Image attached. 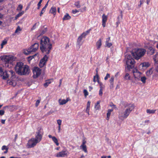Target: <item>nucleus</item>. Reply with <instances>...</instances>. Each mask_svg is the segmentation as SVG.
Segmentation results:
<instances>
[{
	"mask_svg": "<svg viewBox=\"0 0 158 158\" xmlns=\"http://www.w3.org/2000/svg\"><path fill=\"white\" fill-rule=\"evenodd\" d=\"M40 48L42 52L46 54H49L52 48L49 39L46 36L43 37L40 40Z\"/></svg>",
	"mask_w": 158,
	"mask_h": 158,
	"instance_id": "obj_1",
	"label": "nucleus"
},
{
	"mask_svg": "<svg viewBox=\"0 0 158 158\" xmlns=\"http://www.w3.org/2000/svg\"><path fill=\"white\" fill-rule=\"evenodd\" d=\"M15 68L16 72L19 75H27L30 72L29 67L27 65H24L22 62L17 63Z\"/></svg>",
	"mask_w": 158,
	"mask_h": 158,
	"instance_id": "obj_2",
	"label": "nucleus"
},
{
	"mask_svg": "<svg viewBox=\"0 0 158 158\" xmlns=\"http://www.w3.org/2000/svg\"><path fill=\"white\" fill-rule=\"evenodd\" d=\"M125 107H127L123 112H119L118 117L121 119L126 118L130 114L131 112L134 108L133 104H127Z\"/></svg>",
	"mask_w": 158,
	"mask_h": 158,
	"instance_id": "obj_3",
	"label": "nucleus"
},
{
	"mask_svg": "<svg viewBox=\"0 0 158 158\" xmlns=\"http://www.w3.org/2000/svg\"><path fill=\"white\" fill-rule=\"evenodd\" d=\"M146 52V50L144 49L138 48L132 52V55L135 59L138 60L144 55Z\"/></svg>",
	"mask_w": 158,
	"mask_h": 158,
	"instance_id": "obj_4",
	"label": "nucleus"
},
{
	"mask_svg": "<svg viewBox=\"0 0 158 158\" xmlns=\"http://www.w3.org/2000/svg\"><path fill=\"white\" fill-rule=\"evenodd\" d=\"M125 58L127 59L126 63L127 69L128 70H130L134 67L135 60L130 55H126Z\"/></svg>",
	"mask_w": 158,
	"mask_h": 158,
	"instance_id": "obj_5",
	"label": "nucleus"
},
{
	"mask_svg": "<svg viewBox=\"0 0 158 158\" xmlns=\"http://www.w3.org/2000/svg\"><path fill=\"white\" fill-rule=\"evenodd\" d=\"M1 59L3 61L5 62V67H9V64L13 60V57L11 56H4L2 57Z\"/></svg>",
	"mask_w": 158,
	"mask_h": 158,
	"instance_id": "obj_6",
	"label": "nucleus"
},
{
	"mask_svg": "<svg viewBox=\"0 0 158 158\" xmlns=\"http://www.w3.org/2000/svg\"><path fill=\"white\" fill-rule=\"evenodd\" d=\"M132 73L135 80L139 81L142 75V73L139 72L136 69H134L132 70Z\"/></svg>",
	"mask_w": 158,
	"mask_h": 158,
	"instance_id": "obj_7",
	"label": "nucleus"
},
{
	"mask_svg": "<svg viewBox=\"0 0 158 158\" xmlns=\"http://www.w3.org/2000/svg\"><path fill=\"white\" fill-rule=\"evenodd\" d=\"M39 142L34 138H32L29 140L27 146L28 148H31L35 146Z\"/></svg>",
	"mask_w": 158,
	"mask_h": 158,
	"instance_id": "obj_8",
	"label": "nucleus"
},
{
	"mask_svg": "<svg viewBox=\"0 0 158 158\" xmlns=\"http://www.w3.org/2000/svg\"><path fill=\"white\" fill-rule=\"evenodd\" d=\"M43 135V130L40 128L36 132L35 137L34 138L39 143L42 139Z\"/></svg>",
	"mask_w": 158,
	"mask_h": 158,
	"instance_id": "obj_9",
	"label": "nucleus"
},
{
	"mask_svg": "<svg viewBox=\"0 0 158 158\" xmlns=\"http://www.w3.org/2000/svg\"><path fill=\"white\" fill-rule=\"evenodd\" d=\"M41 69L38 67H35L33 69V77L36 78L40 75L41 73Z\"/></svg>",
	"mask_w": 158,
	"mask_h": 158,
	"instance_id": "obj_10",
	"label": "nucleus"
},
{
	"mask_svg": "<svg viewBox=\"0 0 158 158\" xmlns=\"http://www.w3.org/2000/svg\"><path fill=\"white\" fill-rule=\"evenodd\" d=\"M91 29L85 32H83L80 36H79L77 40V42L78 44H80L81 41V40L83 38H85L87 35L90 32Z\"/></svg>",
	"mask_w": 158,
	"mask_h": 158,
	"instance_id": "obj_11",
	"label": "nucleus"
},
{
	"mask_svg": "<svg viewBox=\"0 0 158 158\" xmlns=\"http://www.w3.org/2000/svg\"><path fill=\"white\" fill-rule=\"evenodd\" d=\"M48 58V57L46 55H45L40 60L39 64V66L40 67L42 68L45 65Z\"/></svg>",
	"mask_w": 158,
	"mask_h": 158,
	"instance_id": "obj_12",
	"label": "nucleus"
},
{
	"mask_svg": "<svg viewBox=\"0 0 158 158\" xmlns=\"http://www.w3.org/2000/svg\"><path fill=\"white\" fill-rule=\"evenodd\" d=\"M69 152L67 151H62L56 153V156L57 157H64L67 156Z\"/></svg>",
	"mask_w": 158,
	"mask_h": 158,
	"instance_id": "obj_13",
	"label": "nucleus"
},
{
	"mask_svg": "<svg viewBox=\"0 0 158 158\" xmlns=\"http://www.w3.org/2000/svg\"><path fill=\"white\" fill-rule=\"evenodd\" d=\"M0 75L3 79H6L9 77L7 72H3L1 67H0Z\"/></svg>",
	"mask_w": 158,
	"mask_h": 158,
	"instance_id": "obj_14",
	"label": "nucleus"
},
{
	"mask_svg": "<svg viewBox=\"0 0 158 158\" xmlns=\"http://www.w3.org/2000/svg\"><path fill=\"white\" fill-rule=\"evenodd\" d=\"M39 44L38 43H36L32 45L29 48L32 52H36L38 49Z\"/></svg>",
	"mask_w": 158,
	"mask_h": 158,
	"instance_id": "obj_15",
	"label": "nucleus"
},
{
	"mask_svg": "<svg viewBox=\"0 0 158 158\" xmlns=\"http://www.w3.org/2000/svg\"><path fill=\"white\" fill-rule=\"evenodd\" d=\"M107 19V16L103 14L102 15V25L103 27H105L106 26V23Z\"/></svg>",
	"mask_w": 158,
	"mask_h": 158,
	"instance_id": "obj_16",
	"label": "nucleus"
},
{
	"mask_svg": "<svg viewBox=\"0 0 158 158\" xmlns=\"http://www.w3.org/2000/svg\"><path fill=\"white\" fill-rule=\"evenodd\" d=\"M70 100V99L68 98L66 100L60 99L59 100V103L60 105H63L65 104L68 102Z\"/></svg>",
	"mask_w": 158,
	"mask_h": 158,
	"instance_id": "obj_17",
	"label": "nucleus"
},
{
	"mask_svg": "<svg viewBox=\"0 0 158 158\" xmlns=\"http://www.w3.org/2000/svg\"><path fill=\"white\" fill-rule=\"evenodd\" d=\"M155 53L154 48L151 47L148 48V53L150 55H152Z\"/></svg>",
	"mask_w": 158,
	"mask_h": 158,
	"instance_id": "obj_18",
	"label": "nucleus"
},
{
	"mask_svg": "<svg viewBox=\"0 0 158 158\" xmlns=\"http://www.w3.org/2000/svg\"><path fill=\"white\" fill-rule=\"evenodd\" d=\"M48 137L50 138H52V141L55 143L57 146L59 145V143L57 138L55 136H52L51 135H49Z\"/></svg>",
	"mask_w": 158,
	"mask_h": 158,
	"instance_id": "obj_19",
	"label": "nucleus"
},
{
	"mask_svg": "<svg viewBox=\"0 0 158 158\" xmlns=\"http://www.w3.org/2000/svg\"><path fill=\"white\" fill-rule=\"evenodd\" d=\"M102 44V40L101 39H99L96 43V47L98 49H99L100 48Z\"/></svg>",
	"mask_w": 158,
	"mask_h": 158,
	"instance_id": "obj_20",
	"label": "nucleus"
},
{
	"mask_svg": "<svg viewBox=\"0 0 158 158\" xmlns=\"http://www.w3.org/2000/svg\"><path fill=\"white\" fill-rule=\"evenodd\" d=\"M56 7L52 6L50 9V12L52 14H53L54 15L56 14Z\"/></svg>",
	"mask_w": 158,
	"mask_h": 158,
	"instance_id": "obj_21",
	"label": "nucleus"
},
{
	"mask_svg": "<svg viewBox=\"0 0 158 158\" xmlns=\"http://www.w3.org/2000/svg\"><path fill=\"white\" fill-rule=\"evenodd\" d=\"M153 72V69L151 68L146 72V75L148 77H150Z\"/></svg>",
	"mask_w": 158,
	"mask_h": 158,
	"instance_id": "obj_22",
	"label": "nucleus"
},
{
	"mask_svg": "<svg viewBox=\"0 0 158 158\" xmlns=\"http://www.w3.org/2000/svg\"><path fill=\"white\" fill-rule=\"evenodd\" d=\"M140 67H142L143 68H146L149 66V64L148 62H143L140 65Z\"/></svg>",
	"mask_w": 158,
	"mask_h": 158,
	"instance_id": "obj_23",
	"label": "nucleus"
},
{
	"mask_svg": "<svg viewBox=\"0 0 158 158\" xmlns=\"http://www.w3.org/2000/svg\"><path fill=\"white\" fill-rule=\"evenodd\" d=\"M113 111V109H109L106 114V119L109 120L111 112Z\"/></svg>",
	"mask_w": 158,
	"mask_h": 158,
	"instance_id": "obj_24",
	"label": "nucleus"
},
{
	"mask_svg": "<svg viewBox=\"0 0 158 158\" xmlns=\"http://www.w3.org/2000/svg\"><path fill=\"white\" fill-rule=\"evenodd\" d=\"M32 51L30 49V48H29L27 49H25L24 50V53L26 55H28L31 53Z\"/></svg>",
	"mask_w": 158,
	"mask_h": 158,
	"instance_id": "obj_25",
	"label": "nucleus"
},
{
	"mask_svg": "<svg viewBox=\"0 0 158 158\" xmlns=\"http://www.w3.org/2000/svg\"><path fill=\"white\" fill-rule=\"evenodd\" d=\"M49 1L47 2V3L45 5V6L42 8L41 12L40 14V16H41L42 14L44 13V12L45 11V9L47 7V6L48 5V2Z\"/></svg>",
	"mask_w": 158,
	"mask_h": 158,
	"instance_id": "obj_26",
	"label": "nucleus"
},
{
	"mask_svg": "<svg viewBox=\"0 0 158 158\" xmlns=\"http://www.w3.org/2000/svg\"><path fill=\"white\" fill-rule=\"evenodd\" d=\"M7 83L13 86H15L16 84V82L14 81L8 80L7 81Z\"/></svg>",
	"mask_w": 158,
	"mask_h": 158,
	"instance_id": "obj_27",
	"label": "nucleus"
},
{
	"mask_svg": "<svg viewBox=\"0 0 158 158\" xmlns=\"http://www.w3.org/2000/svg\"><path fill=\"white\" fill-rule=\"evenodd\" d=\"M114 77L113 76H111V77L109 80V82H110V86L112 87H113L114 86Z\"/></svg>",
	"mask_w": 158,
	"mask_h": 158,
	"instance_id": "obj_28",
	"label": "nucleus"
},
{
	"mask_svg": "<svg viewBox=\"0 0 158 158\" xmlns=\"http://www.w3.org/2000/svg\"><path fill=\"white\" fill-rule=\"evenodd\" d=\"M71 18L70 16L68 13H67L65 15L64 17L63 18V20H66L70 19Z\"/></svg>",
	"mask_w": 158,
	"mask_h": 158,
	"instance_id": "obj_29",
	"label": "nucleus"
},
{
	"mask_svg": "<svg viewBox=\"0 0 158 158\" xmlns=\"http://www.w3.org/2000/svg\"><path fill=\"white\" fill-rule=\"evenodd\" d=\"M156 111V110H150L148 109L146 110L147 113L149 114H154Z\"/></svg>",
	"mask_w": 158,
	"mask_h": 158,
	"instance_id": "obj_30",
	"label": "nucleus"
},
{
	"mask_svg": "<svg viewBox=\"0 0 158 158\" xmlns=\"http://www.w3.org/2000/svg\"><path fill=\"white\" fill-rule=\"evenodd\" d=\"M100 101H99L97 102V103L95 104V108L96 110H99L100 106Z\"/></svg>",
	"mask_w": 158,
	"mask_h": 158,
	"instance_id": "obj_31",
	"label": "nucleus"
},
{
	"mask_svg": "<svg viewBox=\"0 0 158 158\" xmlns=\"http://www.w3.org/2000/svg\"><path fill=\"white\" fill-rule=\"evenodd\" d=\"M82 150L85 153L87 152L86 146L85 145H81L80 146Z\"/></svg>",
	"mask_w": 158,
	"mask_h": 158,
	"instance_id": "obj_32",
	"label": "nucleus"
},
{
	"mask_svg": "<svg viewBox=\"0 0 158 158\" xmlns=\"http://www.w3.org/2000/svg\"><path fill=\"white\" fill-rule=\"evenodd\" d=\"M99 77L98 74L97 73L96 75V76H95L93 78V81L95 82L96 81H97L98 82V80H99Z\"/></svg>",
	"mask_w": 158,
	"mask_h": 158,
	"instance_id": "obj_33",
	"label": "nucleus"
},
{
	"mask_svg": "<svg viewBox=\"0 0 158 158\" xmlns=\"http://www.w3.org/2000/svg\"><path fill=\"white\" fill-rule=\"evenodd\" d=\"M98 83L99 84L100 86V89H103L105 87V85H104L102 83L99 81V80H98Z\"/></svg>",
	"mask_w": 158,
	"mask_h": 158,
	"instance_id": "obj_34",
	"label": "nucleus"
},
{
	"mask_svg": "<svg viewBox=\"0 0 158 158\" xmlns=\"http://www.w3.org/2000/svg\"><path fill=\"white\" fill-rule=\"evenodd\" d=\"M7 41L6 39H5L2 41V42L1 44V48L2 49L3 48V46L7 43Z\"/></svg>",
	"mask_w": 158,
	"mask_h": 158,
	"instance_id": "obj_35",
	"label": "nucleus"
},
{
	"mask_svg": "<svg viewBox=\"0 0 158 158\" xmlns=\"http://www.w3.org/2000/svg\"><path fill=\"white\" fill-rule=\"evenodd\" d=\"M51 82L52 81L50 80L46 81V82L44 84V86L45 87H47Z\"/></svg>",
	"mask_w": 158,
	"mask_h": 158,
	"instance_id": "obj_36",
	"label": "nucleus"
},
{
	"mask_svg": "<svg viewBox=\"0 0 158 158\" xmlns=\"http://www.w3.org/2000/svg\"><path fill=\"white\" fill-rule=\"evenodd\" d=\"M146 78L145 76H141L140 78V80L143 83H145L146 82Z\"/></svg>",
	"mask_w": 158,
	"mask_h": 158,
	"instance_id": "obj_37",
	"label": "nucleus"
},
{
	"mask_svg": "<svg viewBox=\"0 0 158 158\" xmlns=\"http://www.w3.org/2000/svg\"><path fill=\"white\" fill-rule=\"evenodd\" d=\"M24 13V11H22L21 12L19 13V14H18L15 17V19H17L19 17L21 16Z\"/></svg>",
	"mask_w": 158,
	"mask_h": 158,
	"instance_id": "obj_38",
	"label": "nucleus"
},
{
	"mask_svg": "<svg viewBox=\"0 0 158 158\" xmlns=\"http://www.w3.org/2000/svg\"><path fill=\"white\" fill-rule=\"evenodd\" d=\"M153 59L156 63L158 62V53H156L153 57Z\"/></svg>",
	"mask_w": 158,
	"mask_h": 158,
	"instance_id": "obj_39",
	"label": "nucleus"
},
{
	"mask_svg": "<svg viewBox=\"0 0 158 158\" xmlns=\"http://www.w3.org/2000/svg\"><path fill=\"white\" fill-rule=\"evenodd\" d=\"M124 79L126 80H129L130 79V76L128 73H126L124 76Z\"/></svg>",
	"mask_w": 158,
	"mask_h": 158,
	"instance_id": "obj_40",
	"label": "nucleus"
},
{
	"mask_svg": "<svg viewBox=\"0 0 158 158\" xmlns=\"http://www.w3.org/2000/svg\"><path fill=\"white\" fill-rule=\"evenodd\" d=\"M74 5L77 8H80L81 6L79 2H77L74 3Z\"/></svg>",
	"mask_w": 158,
	"mask_h": 158,
	"instance_id": "obj_41",
	"label": "nucleus"
},
{
	"mask_svg": "<svg viewBox=\"0 0 158 158\" xmlns=\"http://www.w3.org/2000/svg\"><path fill=\"white\" fill-rule=\"evenodd\" d=\"M38 55V53L35 54V55H34L33 56H29L28 57V59L29 60H32L33 58L35 56H37Z\"/></svg>",
	"mask_w": 158,
	"mask_h": 158,
	"instance_id": "obj_42",
	"label": "nucleus"
},
{
	"mask_svg": "<svg viewBox=\"0 0 158 158\" xmlns=\"http://www.w3.org/2000/svg\"><path fill=\"white\" fill-rule=\"evenodd\" d=\"M91 102L89 101H88L86 105V110H89L90 107V105Z\"/></svg>",
	"mask_w": 158,
	"mask_h": 158,
	"instance_id": "obj_43",
	"label": "nucleus"
},
{
	"mask_svg": "<svg viewBox=\"0 0 158 158\" xmlns=\"http://www.w3.org/2000/svg\"><path fill=\"white\" fill-rule=\"evenodd\" d=\"M83 93L84 94L85 96V97H86L89 95V93L86 89H85L83 90Z\"/></svg>",
	"mask_w": 158,
	"mask_h": 158,
	"instance_id": "obj_44",
	"label": "nucleus"
},
{
	"mask_svg": "<svg viewBox=\"0 0 158 158\" xmlns=\"http://www.w3.org/2000/svg\"><path fill=\"white\" fill-rule=\"evenodd\" d=\"M42 1H43V0H40V1L38 2V5H38L37 9H40V7L41 6V3Z\"/></svg>",
	"mask_w": 158,
	"mask_h": 158,
	"instance_id": "obj_45",
	"label": "nucleus"
},
{
	"mask_svg": "<svg viewBox=\"0 0 158 158\" xmlns=\"http://www.w3.org/2000/svg\"><path fill=\"white\" fill-rule=\"evenodd\" d=\"M23 8V6L21 4L19 5L17 9V10H21Z\"/></svg>",
	"mask_w": 158,
	"mask_h": 158,
	"instance_id": "obj_46",
	"label": "nucleus"
},
{
	"mask_svg": "<svg viewBox=\"0 0 158 158\" xmlns=\"http://www.w3.org/2000/svg\"><path fill=\"white\" fill-rule=\"evenodd\" d=\"M21 31V29L19 26H18L16 30L15 33H17L18 31Z\"/></svg>",
	"mask_w": 158,
	"mask_h": 158,
	"instance_id": "obj_47",
	"label": "nucleus"
},
{
	"mask_svg": "<svg viewBox=\"0 0 158 158\" xmlns=\"http://www.w3.org/2000/svg\"><path fill=\"white\" fill-rule=\"evenodd\" d=\"M86 7L85 6L81 9H80L79 10L81 12H83V11H85L86 10Z\"/></svg>",
	"mask_w": 158,
	"mask_h": 158,
	"instance_id": "obj_48",
	"label": "nucleus"
},
{
	"mask_svg": "<svg viewBox=\"0 0 158 158\" xmlns=\"http://www.w3.org/2000/svg\"><path fill=\"white\" fill-rule=\"evenodd\" d=\"M106 45L107 47L109 48L112 46V44L111 43L107 42L106 43Z\"/></svg>",
	"mask_w": 158,
	"mask_h": 158,
	"instance_id": "obj_49",
	"label": "nucleus"
},
{
	"mask_svg": "<svg viewBox=\"0 0 158 158\" xmlns=\"http://www.w3.org/2000/svg\"><path fill=\"white\" fill-rule=\"evenodd\" d=\"M8 148L6 146L4 145L3 146L2 148V150H4L5 149L6 150H8Z\"/></svg>",
	"mask_w": 158,
	"mask_h": 158,
	"instance_id": "obj_50",
	"label": "nucleus"
},
{
	"mask_svg": "<svg viewBox=\"0 0 158 158\" xmlns=\"http://www.w3.org/2000/svg\"><path fill=\"white\" fill-rule=\"evenodd\" d=\"M110 77V74L109 73H107L106 75V76L104 78V80H107L108 78Z\"/></svg>",
	"mask_w": 158,
	"mask_h": 158,
	"instance_id": "obj_51",
	"label": "nucleus"
},
{
	"mask_svg": "<svg viewBox=\"0 0 158 158\" xmlns=\"http://www.w3.org/2000/svg\"><path fill=\"white\" fill-rule=\"evenodd\" d=\"M5 113V111L2 110H0V115L2 116Z\"/></svg>",
	"mask_w": 158,
	"mask_h": 158,
	"instance_id": "obj_52",
	"label": "nucleus"
},
{
	"mask_svg": "<svg viewBox=\"0 0 158 158\" xmlns=\"http://www.w3.org/2000/svg\"><path fill=\"white\" fill-rule=\"evenodd\" d=\"M79 10H72V13L73 14H75L77 12H78L79 11Z\"/></svg>",
	"mask_w": 158,
	"mask_h": 158,
	"instance_id": "obj_53",
	"label": "nucleus"
},
{
	"mask_svg": "<svg viewBox=\"0 0 158 158\" xmlns=\"http://www.w3.org/2000/svg\"><path fill=\"white\" fill-rule=\"evenodd\" d=\"M61 120L60 119H58L57 120V124H58V125H61Z\"/></svg>",
	"mask_w": 158,
	"mask_h": 158,
	"instance_id": "obj_54",
	"label": "nucleus"
},
{
	"mask_svg": "<svg viewBox=\"0 0 158 158\" xmlns=\"http://www.w3.org/2000/svg\"><path fill=\"white\" fill-rule=\"evenodd\" d=\"M103 89H100L99 91V95L100 96H102V90Z\"/></svg>",
	"mask_w": 158,
	"mask_h": 158,
	"instance_id": "obj_55",
	"label": "nucleus"
},
{
	"mask_svg": "<svg viewBox=\"0 0 158 158\" xmlns=\"http://www.w3.org/2000/svg\"><path fill=\"white\" fill-rule=\"evenodd\" d=\"M119 16H118V19H119ZM120 23V22L119 21V20H118V21L116 22V24L117 25V27H118V26L119 24Z\"/></svg>",
	"mask_w": 158,
	"mask_h": 158,
	"instance_id": "obj_56",
	"label": "nucleus"
},
{
	"mask_svg": "<svg viewBox=\"0 0 158 158\" xmlns=\"http://www.w3.org/2000/svg\"><path fill=\"white\" fill-rule=\"evenodd\" d=\"M143 0H140V4L139 5V7H141V5L143 4Z\"/></svg>",
	"mask_w": 158,
	"mask_h": 158,
	"instance_id": "obj_57",
	"label": "nucleus"
},
{
	"mask_svg": "<svg viewBox=\"0 0 158 158\" xmlns=\"http://www.w3.org/2000/svg\"><path fill=\"white\" fill-rule=\"evenodd\" d=\"M40 101L39 100H37L36 101V103H35V106L36 107L38 106L39 104L40 103Z\"/></svg>",
	"mask_w": 158,
	"mask_h": 158,
	"instance_id": "obj_58",
	"label": "nucleus"
},
{
	"mask_svg": "<svg viewBox=\"0 0 158 158\" xmlns=\"http://www.w3.org/2000/svg\"><path fill=\"white\" fill-rule=\"evenodd\" d=\"M9 72L10 73L12 76L15 74L14 72L12 70H10L9 71Z\"/></svg>",
	"mask_w": 158,
	"mask_h": 158,
	"instance_id": "obj_59",
	"label": "nucleus"
},
{
	"mask_svg": "<svg viewBox=\"0 0 158 158\" xmlns=\"http://www.w3.org/2000/svg\"><path fill=\"white\" fill-rule=\"evenodd\" d=\"M15 138H14V141L15 142L16 141V140L17 138V137H18V135L17 134H16L15 135Z\"/></svg>",
	"mask_w": 158,
	"mask_h": 158,
	"instance_id": "obj_60",
	"label": "nucleus"
},
{
	"mask_svg": "<svg viewBox=\"0 0 158 158\" xmlns=\"http://www.w3.org/2000/svg\"><path fill=\"white\" fill-rule=\"evenodd\" d=\"M86 143V141L85 140V139H83V142L82 143V145H85V144Z\"/></svg>",
	"mask_w": 158,
	"mask_h": 158,
	"instance_id": "obj_61",
	"label": "nucleus"
},
{
	"mask_svg": "<svg viewBox=\"0 0 158 158\" xmlns=\"http://www.w3.org/2000/svg\"><path fill=\"white\" fill-rule=\"evenodd\" d=\"M46 31V29L45 30L43 31H42V32L40 33V35H42L44 34L45 32Z\"/></svg>",
	"mask_w": 158,
	"mask_h": 158,
	"instance_id": "obj_62",
	"label": "nucleus"
},
{
	"mask_svg": "<svg viewBox=\"0 0 158 158\" xmlns=\"http://www.w3.org/2000/svg\"><path fill=\"white\" fill-rule=\"evenodd\" d=\"M36 23H35L33 26L31 28V30H34L35 28Z\"/></svg>",
	"mask_w": 158,
	"mask_h": 158,
	"instance_id": "obj_63",
	"label": "nucleus"
},
{
	"mask_svg": "<svg viewBox=\"0 0 158 158\" xmlns=\"http://www.w3.org/2000/svg\"><path fill=\"white\" fill-rule=\"evenodd\" d=\"M110 37H109L107 38L106 39V43L110 41Z\"/></svg>",
	"mask_w": 158,
	"mask_h": 158,
	"instance_id": "obj_64",
	"label": "nucleus"
}]
</instances>
